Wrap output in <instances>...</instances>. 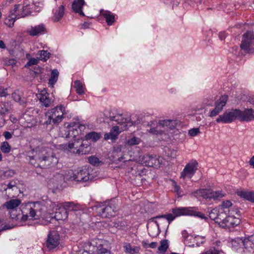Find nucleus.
<instances>
[{"mask_svg": "<svg viewBox=\"0 0 254 254\" xmlns=\"http://www.w3.org/2000/svg\"><path fill=\"white\" fill-rule=\"evenodd\" d=\"M33 156H28L29 163L36 167L46 168L58 162L57 158L50 148L38 146L33 150Z\"/></svg>", "mask_w": 254, "mask_h": 254, "instance_id": "f257e3e1", "label": "nucleus"}, {"mask_svg": "<svg viewBox=\"0 0 254 254\" xmlns=\"http://www.w3.org/2000/svg\"><path fill=\"white\" fill-rule=\"evenodd\" d=\"M20 209L22 214L21 221L25 222L28 220L39 219L43 216L44 206L36 201L23 203Z\"/></svg>", "mask_w": 254, "mask_h": 254, "instance_id": "f03ea898", "label": "nucleus"}, {"mask_svg": "<svg viewBox=\"0 0 254 254\" xmlns=\"http://www.w3.org/2000/svg\"><path fill=\"white\" fill-rule=\"evenodd\" d=\"M240 211L238 208L234 207L228 211H225V216L222 220L220 226L223 228H234L240 224L241 219Z\"/></svg>", "mask_w": 254, "mask_h": 254, "instance_id": "7ed1b4c3", "label": "nucleus"}, {"mask_svg": "<svg viewBox=\"0 0 254 254\" xmlns=\"http://www.w3.org/2000/svg\"><path fill=\"white\" fill-rule=\"evenodd\" d=\"M63 148L73 153L78 155H83L88 153L91 150L90 143L88 140L82 141L80 139L74 140L73 142H69L68 144H64Z\"/></svg>", "mask_w": 254, "mask_h": 254, "instance_id": "20e7f679", "label": "nucleus"}, {"mask_svg": "<svg viewBox=\"0 0 254 254\" xmlns=\"http://www.w3.org/2000/svg\"><path fill=\"white\" fill-rule=\"evenodd\" d=\"M119 210L117 204L113 201L101 206L98 210V214L102 218L114 217Z\"/></svg>", "mask_w": 254, "mask_h": 254, "instance_id": "39448f33", "label": "nucleus"}, {"mask_svg": "<svg viewBox=\"0 0 254 254\" xmlns=\"http://www.w3.org/2000/svg\"><path fill=\"white\" fill-rule=\"evenodd\" d=\"M196 196H201L206 199H213L214 200H220L225 197L226 193L221 190L214 191L208 189H200L194 192Z\"/></svg>", "mask_w": 254, "mask_h": 254, "instance_id": "423d86ee", "label": "nucleus"}, {"mask_svg": "<svg viewBox=\"0 0 254 254\" xmlns=\"http://www.w3.org/2000/svg\"><path fill=\"white\" fill-rule=\"evenodd\" d=\"M240 47L246 53H254V32L248 31L244 34Z\"/></svg>", "mask_w": 254, "mask_h": 254, "instance_id": "0eeeda50", "label": "nucleus"}, {"mask_svg": "<svg viewBox=\"0 0 254 254\" xmlns=\"http://www.w3.org/2000/svg\"><path fill=\"white\" fill-rule=\"evenodd\" d=\"M182 235L185 245L190 247H194L195 244L198 247L204 244L205 241L204 237L196 236L193 237L192 236L189 235L186 230L183 231Z\"/></svg>", "mask_w": 254, "mask_h": 254, "instance_id": "6e6552de", "label": "nucleus"}, {"mask_svg": "<svg viewBox=\"0 0 254 254\" xmlns=\"http://www.w3.org/2000/svg\"><path fill=\"white\" fill-rule=\"evenodd\" d=\"M141 163L146 166L151 167H159L161 164L159 157L154 154H146L141 159Z\"/></svg>", "mask_w": 254, "mask_h": 254, "instance_id": "1a4fd4ad", "label": "nucleus"}, {"mask_svg": "<svg viewBox=\"0 0 254 254\" xmlns=\"http://www.w3.org/2000/svg\"><path fill=\"white\" fill-rule=\"evenodd\" d=\"M60 243V235L56 231H50L48 235L46 246L49 250L56 248Z\"/></svg>", "mask_w": 254, "mask_h": 254, "instance_id": "9d476101", "label": "nucleus"}, {"mask_svg": "<svg viewBox=\"0 0 254 254\" xmlns=\"http://www.w3.org/2000/svg\"><path fill=\"white\" fill-rule=\"evenodd\" d=\"M237 109L229 112H225L223 114L219 116L216 119L217 123H230L236 119L238 118Z\"/></svg>", "mask_w": 254, "mask_h": 254, "instance_id": "9b49d317", "label": "nucleus"}, {"mask_svg": "<svg viewBox=\"0 0 254 254\" xmlns=\"http://www.w3.org/2000/svg\"><path fill=\"white\" fill-rule=\"evenodd\" d=\"M225 211L222 208H215L209 212V217L211 220H214L216 223L220 225L224 216H225Z\"/></svg>", "mask_w": 254, "mask_h": 254, "instance_id": "f8f14e48", "label": "nucleus"}, {"mask_svg": "<svg viewBox=\"0 0 254 254\" xmlns=\"http://www.w3.org/2000/svg\"><path fill=\"white\" fill-rule=\"evenodd\" d=\"M19 8V4H15L13 9L10 11V15L9 16V18L6 19L5 21V23L8 25L9 27H11L14 24V22L16 19L21 17H24L25 16V14H15Z\"/></svg>", "mask_w": 254, "mask_h": 254, "instance_id": "ddd939ff", "label": "nucleus"}, {"mask_svg": "<svg viewBox=\"0 0 254 254\" xmlns=\"http://www.w3.org/2000/svg\"><path fill=\"white\" fill-rule=\"evenodd\" d=\"M238 119L241 121L249 122L254 119V110L248 109L244 111L237 109Z\"/></svg>", "mask_w": 254, "mask_h": 254, "instance_id": "4468645a", "label": "nucleus"}, {"mask_svg": "<svg viewBox=\"0 0 254 254\" xmlns=\"http://www.w3.org/2000/svg\"><path fill=\"white\" fill-rule=\"evenodd\" d=\"M10 107L8 104L5 102L0 103V128L2 127L7 120L4 118V116L10 113Z\"/></svg>", "mask_w": 254, "mask_h": 254, "instance_id": "2eb2a0df", "label": "nucleus"}, {"mask_svg": "<svg viewBox=\"0 0 254 254\" xmlns=\"http://www.w3.org/2000/svg\"><path fill=\"white\" fill-rule=\"evenodd\" d=\"M38 98L42 105L46 107H50L54 102V101L50 98V94L45 90L41 91L38 95Z\"/></svg>", "mask_w": 254, "mask_h": 254, "instance_id": "dca6fc26", "label": "nucleus"}, {"mask_svg": "<svg viewBox=\"0 0 254 254\" xmlns=\"http://www.w3.org/2000/svg\"><path fill=\"white\" fill-rule=\"evenodd\" d=\"M198 166V163L196 160H191L186 165L181 175L194 174Z\"/></svg>", "mask_w": 254, "mask_h": 254, "instance_id": "f3484780", "label": "nucleus"}, {"mask_svg": "<svg viewBox=\"0 0 254 254\" xmlns=\"http://www.w3.org/2000/svg\"><path fill=\"white\" fill-rule=\"evenodd\" d=\"M85 249L87 251L90 252V254H96L104 249L101 244L97 246L95 240L88 242L85 246Z\"/></svg>", "mask_w": 254, "mask_h": 254, "instance_id": "a211bd4d", "label": "nucleus"}, {"mask_svg": "<svg viewBox=\"0 0 254 254\" xmlns=\"http://www.w3.org/2000/svg\"><path fill=\"white\" fill-rule=\"evenodd\" d=\"M85 4L84 0H74L72 4V9L74 12L77 13L81 16H84L82 11V7Z\"/></svg>", "mask_w": 254, "mask_h": 254, "instance_id": "6ab92c4d", "label": "nucleus"}, {"mask_svg": "<svg viewBox=\"0 0 254 254\" xmlns=\"http://www.w3.org/2000/svg\"><path fill=\"white\" fill-rule=\"evenodd\" d=\"M123 250L127 254H137L140 250V247L132 246L128 242H125L123 244Z\"/></svg>", "mask_w": 254, "mask_h": 254, "instance_id": "aec40b11", "label": "nucleus"}, {"mask_svg": "<svg viewBox=\"0 0 254 254\" xmlns=\"http://www.w3.org/2000/svg\"><path fill=\"white\" fill-rule=\"evenodd\" d=\"M236 193L241 198L254 202V191H248L244 190H238Z\"/></svg>", "mask_w": 254, "mask_h": 254, "instance_id": "412c9836", "label": "nucleus"}, {"mask_svg": "<svg viewBox=\"0 0 254 254\" xmlns=\"http://www.w3.org/2000/svg\"><path fill=\"white\" fill-rule=\"evenodd\" d=\"M175 218L176 217H175V215L173 214H173L168 213L167 214L158 215L156 217H152L150 219V220L152 222H154L156 224V225H157L158 226V222H158L156 220V219H161L162 218H164L166 220H167L168 221V224H167V228H168L169 224L172 221H173L175 219Z\"/></svg>", "mask_w": 254, "mask_h": 254, "instance_id": "4be33fe9", "label": "nucleus"}, {"mask_svg": "<svg viewBox=\"0 0 254 254\" xmlns=\"http://www.w3.org/2000/svg\"><path fill=\"white\" fill-rule=\"evenodd\" d=\"M244 248L249 252H254V235L244 239Z\"/></svg>", "mask_w": 254, "mask_h": 254, "instance_id": "5701e85b", "label": "nucleus"}, {"mask_svg": "<svg viewBox=\"0 0 254 254\" xmlns=\"http://www.w3.org/2000/svg\"><path fill=\"white\" fill-rule=\"evenodd\" d=\"M61 206L68 211H78L82 209L81 205L74 202H64L61 203Z\"/></svg>", "mask_w": 254, "mask_h": 254, "instance_id": "b1692460", "label": "nucleus"}, {"mask_svg": "<svg viewBox=\"0 0 254 254\" xmlns=\"http://www.w3.org/2000/svg\"><path fill=\"white\" fill-rule=\"evenodd\" d=\"M93 178V176H70L69 179L71 181H74L78 183L82 184L88 181H92Z\"/></svg>", "mask_w": 254, "mask_h": 254, "instance_id": "393cba45", "label": "nucleus"}, {"mask_svg": "<svg viewBox=\"0 0 254 254\" xmlns=\"http://www.w3.org/2000/svg\"><path fill=\"white\" fill-rule=\"evenodd\" d=\"M190 207H175L172 209V212L175 215V217L181 216L182 215H189Z\"/></svg>", "mask_w": 254, "mask_h": 254, "instance_id": "a878e982", "label": "nucleus"}, {"mask_svg": "<svg viewBox=\"0 0 254 254\" xmlns=\"http://www.w3.org/2000/svg\"><path fill=\"white\" fill-rule=\"evenodd\" d=\"M21 203V200L19 199H12L6 201L3 205V207L7 209L15 210Z\"/></svg>", "mask_w": 254, "mask_h": 254, "instance_id": "bb28decb", "label": "nucleus"}, {"mask_svg": "<svg viewBox=\"0 0 254 254\" xmlns=\"http://www.w3.org/2000/svg\"><path fill=\"white\" fill-rule=\"evenodd\" d=\"M46 32V29L43 24H40L32 27L31 30L29 31L30 35L35 36L39 34H43Z\"/></svg>", "mask_w": 254, "mask_h": 254, "instance_id": "cd10ccee", "label": "nucleus"}, {"mask_svg": "<svg viewBox=\"0 0 254 254\" xmlns=\"http://www.w3.org/2000/svg\"><path fill=\"white\" fill-rule=\"evenodd\" d=\"M67 217L68 212L63 207L60 208L58 210L55 212V217L58 220H65L67 218Z\"/></svg>", "mask_w": 254, "mask_h": 254, "instance_id": "c85d7f7f", "label": "nucleus"}, {"mask_svg": "<svg viewBox=\"0 0 254 254\" xmlns=\"http://www.w3.org/2000/svg\"><path fill=\"white\" fill-rule=\"evenodd\" d=\"M12 98L13 100L19 103L23 106H25L26 104V99L25 97H22L19 91H16L12 94Z\"/></svg>", "mask_w": 254, "mask_h": 254, "instance_id": "c756f323", "label": "nucleus"}, {"mask_svg": "<svg viewBox=\"0 0 254 254\" xmlns=\"http://www.w3.org/2000/svg\"><path fill=\"white\" fill-rule=\"evenodd\" d=\"M100 13H102V15L106 19V22L108 25H111L114 23L115 16L111 12L102 10L100 11Z\"/></svg>", "mask_w": 254, "mask_h": 254, "instance_id": "7c9ffc66", "label": "nucleus"}, {"mask_svg": "<svg viewBox=\"0 0 254 254\" xmlns=\"http://www.w3.org/2000/svg\"><path fill=\"white\" fill-rule=\"evenodd\" d=\"M231 247L235 250H238L239 249L244 248V239L241 238H236L232 239L230 242Z\"/></svg>", "mask_w": 254, "mask_h": 254, "instance_id": "2f4dec72", "label": "nucleus"}, {"mask_svg": "<svg viewBox=\"0 0 254 254\" xmlns=\"http://www.w3.org/2000/svg\"><path fill=\"white\" fill-rule=\"evenodd\" d=\"M228 100V96L224 95L221 96L220 98L215 103V107H218L220 111H222L223 107L226 105Z\"/></svg>", "mask_w": 254, "mask_h": 254, "instance_id": "473e14b6", "label": "nucleus"}, {"mask_svg": "<svg viewBox=\"0 0 254 254\" xmlns=\"http://www.w3.org/2000/svg\"><path fill=\"white\" fill-rule=\"evenodd\" d=\"M162 223H166V221L165 220H161L160 222H158V226L156 225V227H150L148 229V234L152 237H155L158 236L160 233L159 230V224Z\"/></svg>", "mask_w": 254, "mask_h": 254, "instance_id": "72a5a7b5", "label": "nucleus"}, {"mask_svg": "<svg viewBox=\"0 0 254 254\" xmlns=\"http://www.w3.org/2000/svg\"><path fill=\"white\" fill-rule=\"evenodd\" d=\"M114 121H115L117 124L123 125L128 122H131L132 125L134 124L133 122L131 121L130 117L124 118L122 116V115L120 114H117L116 115Z\"/></svg>", "mask_w": 254, "mask_h": 254, "instance_id": "f704fd0d", "label": "nucleus"}, {"mask_svg": "<svg viewBox=\"0 0 254 254\" xmlns=\"http://www.w3.org/2000/svg\"><path fill=\"white\" fill-rule=\"evenodd\" d=\"M64 6L63 5H60L58 9L56 11L54 16L53 17V20L54 22L59 21L63 16L64 12Z\"/></svg>", "mask_w": 254, "mask_h": 254, "instance_id": "c9c22d12", "label": "nucleus"}, {"mask_svg": "<svg viewBox=\"0 0 254 254\" xmlns=\"http://www.w3.org/2000/svg\"><path fill=\"white\" fill-rule=\"evenodd\" d=\"M159 124L161 127H168L169 128L172 129L175 127L176 122L175 120H165L159 121Z\"/></svg>", "mask_w": 254, "mask_h": 254, "instance_id": "e433bc0d", "label": "nucleus"}, {"mask_svg": "<svg viewBox=\"0 0 254 254\" xmlns=\"http://www.w3.org/2000/svg\"><path fill=\"white\" fill-rule=\"evenodd\" d=\"M59 74V72L56 69H53L52 71L51 77L49 79L48 84L49 85L53 86V85L56 83L58 80Z\"/></svg>", "mask_w": 254, "mask_h": 254, "instance_id": "4c0bfd02", "label": "nucleus"}, {"mask_svg": "<svg viewBox=\"0 0 254 254\" xmlns=\"http://www.w3.org/2000/svg\"><path fill=\"white\" fill-rule=\"evenodd\" d=\"M93 170L87 166H84L77 170L78 175H92Z\"/></svg>", "mask_w": 254, "mask_h": 254, "instance_id": "58836bf2", "label": "nucleus"}, {"mask_svg": "<svg viewBox=\"0 0 254 254\" xmlns=\"http://www.w3.org/2000/svg\"><path fill=\"white\" fill-rule=\"evenodd\" d=\"M20 210L18 212L17 209L11 210L9 212L10 217L14 220L21 221V213H20Z\"/></svg>", "mask_w": 254, "mask_h": 254, "instance_id": "ea45409f", "label": "nucleus"}, {"mask_svg": "<svg viewBox=\"0 0 254 254\" xmlns=\"http://www.w3.org/2000/svg\"><path fill=\"white\" fill-rule=\"evenodd\" d=\"M189 216H194L202 219H207V218L205 216L204 214L201 212L195 210L194 208L193 207H190Z\"/></svg>", "mask_w": 254, "mask_h": 254, "instance_id": "a19ab883", "label": "nucleus"}, {"mask_svg": "<svg viewBox=\"0 0 254 254\" xmlns=\"http://www.w3.org/2000/svg\"><path fill=\"white\" fill-rule=\"evenodd\" d=\"M101 136V133H97L95 131H92L87 133L85 137L87 140L88 139H91L92 141L96 142L100 139Z\"/></svg>", "mask_w": 254, "mask_h": 254, "instance_id": "79ce46f5", "label": "nucleus"}, {"mask_svg": "<svg viewBox=\"0 0 254 254\" xmlns=\"http://www.w3.org/2000/svg\"><path fill=\"white\" fill-rule=\"evenodd\" d=\"M51 54L47 51H39L37 54V58L43 61H46L50 57Z\"/></svg>", "mask_w": 254, "mask_h": 254, "instance_id": "37998d69", "label": "nucleus"}, {"mask_svg": "<svg viewBox=\"0 0 254 254\" xmlns=\"http://www.w3.org/2000/svg\"><path fill=\"white\" fill-rule=\"evenodd\" d=\"M169 248L167 240H163L160 242V246L158 248V250L161 254H164Z\"/></svg>", "mask_w": 254, "mask_h": 254, "instance_id": "c03bdc74", "label": "nucleus"}, {"mask_svg": "<svg viewBox=\"0 0 254 254\" xmlns=\"http://www.w3.org/2000/svg\"><path fill=\"white\" fill-rule=\"evenodd\" d=\"M79 131L77 128L74 127V125L70 126L68 130V133L66 135V137L75 138L79 134Z\"/></svg>", "mask_w": 254, "mask_h": 254, "instance_id": "a18cd8bd", "label": "nucleus"}, {"mask_svg": "<svg viewBox=\"0 0 254 254\" xmlns=\"http://www.w3.org/2000/svg\"><path fill=\"white\" fill-rule=\"evenodd\" d=\"M119 129V127L118 126H114L112 128L109 132L111 135V139L115 140L117 138L120 133Z\"/></svg>", "mask_w": 254, "mask_h": 254, "instance_id": "49530a36", "label": "nucleus"}, {"mask_svg": "<svg viewBox=\"0 0 254 254\" xmlns=\"http://www.w3.org/2000/svg\"><path fill=\"white\" fill-rule=\"evenodd\" d=\"M114 226L118 229H124L127 228V222L120 219H116L114 222Z\"/></svg>", "mask_w": 254, "mask_h": 254, "instance_id": "de8ad7c7", "label": "nucleus"}, {"mask_svg": "<svg viewBox=\"0 0 254 254\" xmlns=\"http://www.w3.org/2000/svg\"><path fill=\"white\" fill-rule=\"evenodd\" d=\"M161 126H159V124L158 123V125L150 127V128L148 130V131L154 135L161 134L163 133V131L161 129Z\"/></svg>", "mask_w": 254, "mask_h": 254, "instance_id": "09e8293b", "label": "nucleus"}, {"mask_svg": "<svg viewBox=\"0 0 254 254\" xmlns=\"http://www.w3.org/2000/svg\"><path fill=\"white\" fill-rule=\"evenodd\" d=\"M89 163L94 166H98L103 164V162L99 160V158L95 156H91L88 158Z\"/></svg>", "mask_w": 254, "mask_h": 254, "instance_id": "8fccbe9b", "label": "nucleus"}, {"mask_svg": "<svg viewBox=\"0 0 254 254\" xmlns=\"http://www.w3.org/2000/svg\"><path fill=\"white\" fill-rule=\"evenodd\" d=\"M165 155L171 158H175L176 156L177 151L174 149H171L168 147L165 146L164 148Z\"/></svg>", "mask_w": 254, "mask_h": 254, "instance_id": "3c124183", "label": "nucleus"}, {"mask_svg": "<svg viewBox=\"0 0 254 254\" xmlns=\"http://www.w3.org/2000/svg\"><path fill=\"white\" fill-rule=\"evenodd\" d=\"M74 87L76 88V91L78 94H82L83 93V85L81 82L79 80H76L74 82Z\"/></svg>", "mask_w": 254, "mask_h": 254, "instance_id": "603ef678", "label": "nucleus"}, {"mask_svg": "<svg viewBox=\"0 0 254 254\" xmlns=\"http://www.w3.org/2000/svg\"><path fill=\"white\" fill-rule=\"evenodd\" d=\"M0 148L1 151L4 153H8L11 150V146L7 141L2 142Z\"/></svg>", "mask_w": 254, "mask_h": 254, "instance_id": "864d4df0", "label": "nucleus"}, {"mask_svg": "<svg viewBox=\"0 0 254 254\" xmlns=\"http://www.w3.org/2000/svg\"><path fill=\"white\" fill-rule=\"evenodd\" d=\"M130 177L131 183L136 186H140L142 183V176H131Z\"/></svg>", "mask_w": 254, "mask_h": 254, "instance_id": "5fc2aeb1", "label": "nucleus"}, {"mask_svg": "<svg viewBox=\"0 0 254 254\" xmlns=\"http://www.w3.org/2000/svg\"><path fill=\"white\" fill-rule=\"evenodd\" d=\"M3 62L5 66H13L16 64V61L15 59L8 58H4Z\"/></svg>", "mask_w": 254, "mask_h": 254, "instance_id": "6e6d98bb", "label": "nucleus"}, {"mask_svg": "<svg viewBox=\"0 0 254 254\" xmlns=\"http://www.w3.org/2000/svg\"><path fill=\"white\" fill-rule=\"evenodd\" d=\"M104 115L105 117V120L109 119L110 121H114L116 118V115H114V113L110 111H107L104 113Z\"/></svg>", "mask_w": 254, "mask_h": 254, "instance_id": "4d7b16f0", "label": "nucleus"}, {"mask_svg": "<svg viewBox=\"0 0 254 254\" xmlns=\"http://www.w3.org/2000/svg\"><path fill=\"white\" fill-rule=\"evenodd\" d=\"M222 252V250L216 249L215 247H212L205 252V254H220Z\"/></svg>", "mask_w": 254, "mask_h": 254, "instance_id": "13d9d810", "label": "nucleus"}, {"mask_svg": "<svg viewBox=\"0 0 254 254\" xmlns=\"http://www.w3.org/2000/svg\"><path fill=\"white\" fill-rule=\"evenodd\" d=\"M232 203L230 200H226L224 201L222 203V207L223 208L224 210H225V208H230L231 209L232 208L235 207V208H238V207H236L235 206H232Z\"/></svg>", "mask_w": 254, "mask_h": 254, "instance_id": "bf43d9fd", "label": "nucleus"}, {"mask_svg": "<svg viewBox=\"0 0 254 254\" xmlns=\"http://www.w3.org/2000/svg\"><path fill=\"white\" fill-rule=\"evenodd\" d=\"M172 181L173 182V187L175 191L177 193V194L178 197H181L182 196L181 188L180 187V186L177 185V183L175 181L172 180Z\"/></svg>", "mask_w": 254, "mask_h": 254, "instance_id": "052dcab7", "label": "nucleus"}, {"mask_svg": "<svg viewBox=\"0 0 254 254\" xmlns=\"http://www.w3.org/2000/svg\"><path fill=\"white\" fill-rule=\"evenodd\" d=\"M63 118V114L62 115L58 114V115H56V116L53 117V125L58 124L59 123L62 122Z\"/></svg>", "mask_w": 254, "mask_h": 254, "instance_id": "680f3d73", "label": "nucleus"}, {"mask_svg": "<svg viewBox=\"0 0 254 254\" xmlns=\"http://www.w3.org/2000/svg\"><path fill=\"white\" fill-rule=\"evenodd\" d=\"M200 133L199 128H193L189 130V135L190 136H194Z\"/></svg>", "mask_w": 254, "mask_h": 254, "instance_id": "e2e57ef3", "label": "nucleus"}, {"mask_svg": "<svg viewBox=\"0 0 254 254\" xmlns=\"http://www.w3.org/2000/svg\"><path fill=\"white\" fill-rule=\"evenodd\" d=\"M139 143V140L138 138L133 137L129 139H128L127 141V144L128 145H133L138 144Z\"/></svg>", "mask_w": 254, "mask_h": 254, "instance_id": "0e129e2a", "label": "nucleus"}, {"mask_svg": "<svg viewBox=\"0 0 254 254\" xmlns=\"http://www.w3.org/2000/svg\"><path fill=\"white\" fill-rule=\"evenodd\" d=\"M58 106L55 107L54 108L52 109L50 111L46 113L47 115L52 116L53 117L56 116L57 115L56 113H58Z\"/></svg>", "mask_w": 254, "mask_h": 254, "instance_id": "69168bd1", "label": "nucleus"}, {"mask_svg": "<svg viewBox=\"0 0 254 254\" xmlns=\"http://www.w3.org/2000/svg\"><path fill=\"white\" fill-rule=\"evenodd\" d=\"M221 111H220L219 109V108L218 107H215V108L212 110L211 111V112H210V115H209V116L212 117H214V116H216L217 115H218L219 114V113L221 112Z\"/></svg>", "mask_w": 254, "mask_h": 254, "instance_id": "338daca9", "label": "nucleus"}, {"mask_svg": "<svg viewBox=\"0 0 254 254\" xmlns=\"http://www.w3.org/2000/svg\"><path fill=\"white\" fill-rule=\"evenodd\" d=\"M38 63V61L34 59V58H31L29 60V61L28 62V63L25 65V67L30 66L33 65L37 64Z\"/></svg>", "mask_w": 254, "mask_h": 254, "instance_id": "774afa93", "label": "nucleus"}]
</instances>
